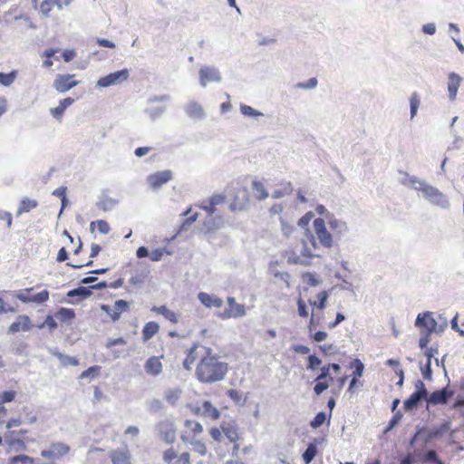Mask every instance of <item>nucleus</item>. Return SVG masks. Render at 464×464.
Returning a JSON list of instances; mask_svg holds the SVG:
<instances>
[{
    "instance_id": "f257e3e1",
    "label": "nucleus",
    "mask_w": 464,
    "mask_h": 464,
    "mask_svg": "<svg viewBox=\"0 0 464 464\" xmlns=\"http://www.w3.org/2000/svg\"><path fill=\"white\" fill-rule=\"evenodd\" d=\"M196 363L195 375L202 383H213L223 380L228 371L227 362L218 360L212 349L194 344L183 361V367L191 371Z\"/></svg>"
},
{
    "instance_id": "f03ea898",
    "label": "nucleus",
    "mask_w": 464,
    "mask_h": 464,
    "mask_svg": "<svg viewBox=\"0 0 464 464\" xmlns=\"http://www.w3.org/2000/svg\"><path fill=\"white\" fill-rule=\"evenodd\" d=\"M317 245L314 237L311 232L305 234L285 251V256L288 264L308 266L315 256Z\"/></svg>"
},
{
    "instance_id": "7ed1b4c3",
    "label": "nucleus",
    "mask_w": 464,
    "mask_h": 464,
    "mask_svg": "<svg viewBox=\"0 0 464 464\" xmlns=\"http://www.w3.org/2000/svg\"><path fill=\"white\" fill-rule=\"evenodd\" d=\"M203 430V426L198 421L187 420L180 436L182 441L189 444L200 456H205L208 452L206 444L200 440Z\"/></svg>"
},
{
    "instance_id": "20e7f679",
    "label": "nucleus",
    "mask_w": 464,
    "mask_h": 464,
    "mask_svg": "<svg viewBox=\"0 0 464 464\" xmlns=\"http://www.w3.org/2000/svg\"><path fill=\"white\" fill-rule=\"evenodd\" d=\"M341 366L338 363H328L321 367L320 374L315 378L314 392L316 395L322 394L326 391L330 384L334 382V375L339 374Z\"/></svg>"
},
{
    "instance_id": "39448f33",
    "label": "nucleus",
    "mask_w": 464,
    "mask_h": 464,
    "mask_svg": "<svg viewBox=\"0 0 464 464\" xmlns=\"http://www.w3.org/2000/svg\"><path fill=\"white\" fill-rule=\"evenodd\" d=\"M34 287H27L14 293V296L24 304H44L50 298V292L46 289L42 290L35 295H31Z\"/></svg>"
},
{
    "instance_id": "423d86ee",
    "label": "nucleus",
    "mask_w": 464,
    "mask_h": 464,
    "mask_svg": "<svg viewBox=\"0 0 464 464\" xmlns=\"http://www.w3.org/2000/svg\"><path fill=\"white\" fill-rule=\"evenodd\" d=\"M130 76L128 69H121L111 72L103 77H101L97 82V86L106 88L115 84H119L126 81Z\"/></svg>"
},
{
    "instance_id": "0eeeda50",
    "label": "nucleus",
    "mask_w": 464,
    "mask_h": 464,
    "mask_svg": "<svg viewBox=\"0 0 464 464\" xmlns=\"http://www.w3.org/2000/svg\"><path fill=\"white\" fill-rule=\"evenodd\" d=\"M27 433V430H7L4 435V440L10 448L18 446L20 449L24 450L26 448L25 440Z\"/></svg>"
},
{
    "instance_id": "6e6552de",
    "label": "nucleus",
    "mask_w": 464,
    "mask_h": 464,
    "mask_svg": "<svg viewBox=\"0 0 464 464\" xmlns=\"http://www.w3.org/2000/svg\"><path fill=\"white\" fill-rule=\"evenodd\" d=\"M314 228L320 244L324 247H331L333 246V237L326 229L324 220L321 218H315Z\"/></svg>"
},
{
    "instance_id": "1a4fd4ad",
    "label": "nucleus",
    "mask_w": 464,
    "mask_h": 464,
    "mask_svg": "<svg viewBox=\"0 0 464 464\" xmlns=\"http://www.w3.org/2000/svg\"><path fill=\"white\" fill-rule=\"evenodd\" d=\"M416 391L410 395V397L404 401V409L411 411L416 408L419 401L422 399L426 400L427 390L422 381L418 380L415 383Z\"/></svg>"
},
{
    "instance_id": "9d476101",
    "label": "nucleus",
    "mask_w": 464,
    "mask_h": 464,
    "mask_svg": "<svg viewBox=\"0 0 464 464\" xmlns=\"http://www.w3.org/2000/svg\"><path fill=\"white\" fill-rule=\"evenodd\" d=\"M162 459L166 464H191L189 452L184 451L179 454L174 448L166 450Z\"/></svg>"
},
{
    "instance_id": "9b49d317",
    "label": "nucleus",
    "mask_w": 464,
    "mask_h": 464,
    "mask_svg": "<svg viewBox=\"0 0 464 464\" xmlns=\"http://www.w3.org/2000/svg\"><path fill=\"white\" fill-rule=\"evenodd\" d=\"M227 304L228 308L219 314L221 319L237 318L246 314L245 305L237 303L234 297H227Z\"/></svg>"
},
{
    "instance_id": "f8f14e48",
    "label": "nucleus",
    "mask_w": 464,
    "mask_h": 464,
    "mask_svg": "<svg viewBox=\"0 0 464 464\" xmlns=\"http://www.w3.org/2000/svg\"><path fill=\"white\" fill-rule=\"evenodd\" d=\"M199 82L202 87H206L209 82H220L222 76L220 72L216 67L205 66L200 68Z\"/></svg>"
},
{
    "instance_id": "ddd939ff",
    "label": "nucleus",
    "mask_w": 464,
    "mask_h": 464,
    "mask_svg": "<svg viewBox=\"0 0 464 464\" xmlns=\"http://www.w3.org/2000/svg\"><path fill=\"white\" fill-rule=\"evenodd\" d=\"M171 179L172 172L167 169L149 175L147 178V182L151 189L157 190Z\"/></svg>"
},
{
    "instance_id": "4468645a",
    "label": "nucleus",
    "mask_w": 464,
    "mask_h": 464,
    "mask_svg": "<svg viewBox=\"0 0 464 464\" xmlns=\"http://www.w3.org/2000/svg\"><path fill=\"white\" fill-rule=\"evenodd\" d=\"M79 82L74 79L73 74H57L54 82L53 87L59 92H66L77 86Z\"/></svg>"
},
{
    "instance_id": "2eb2a0df",
    "label": "nucleus",
    "mask_w": 464,
    "mask_h": 464,
    "mask_svg": "<svg viewBox=\"0 0 464 464\" xmlns=\"http://www.w3.org/2000/svg\"><path fill=\"white\" fill-rule=\"evenodd\" d=\"M221 430L227 439L234 443L232 455H237L239 450V444L237 442L240 440V434L237 425L234 423H223L221 424Z\"/></svg>"
},
{
    "instance_id": "dca6fc26",
    "label": "nucleus",
    "mask_w": 464,
    "mask_h": 464,
    "mask_svg": "<svg viewBox=\"0 0 464 464\" xmlns=\"http://www.w3.org/2000/svg\"><path fill=\"white\" fill-rule=\"evenodd\" d=\"M70 451V447L64 443H53L48 450H43L41 456L47 459H59L67 455Z\"/></svg>"
},
{
    "instance_id": "f3484780",
    "label": "nucleus",
    "mask_w": 464,
    "mask_h": 464,
    "mask_svg": "<svg viewBox=\"0 0 464 464\" xmlns=\"http://www.w3.org/2000/svg\"><path fill=\"white\" fill-rule=\"evenodd\" d=\"M101 308L113 322H116L120 319L121 314L123 312H127L129 310V303L125 300H117L114 303L113 309H111L108 304H102Z\"/></svg>"
},
{
    "instance_id": "a211bd4d",
    "label": "nucleus",
    "mask_w": 464,
    "mask_h": 464,
    "mask_svg": "<svg viewBox=\"0 0 464 464\" xmlns=\"http://www.w3.org/2000/svg\"><path fill=\"white\" fill-rule=\"evenodd\" d=\"M33 328V324L28 315H18L14 323L8 328V334H16L19 332H28Z\"/></svg>"
},
{
    "instance_id": "6ab92c4d",
    "label": "nucleus",
    "mask_w": 464,
    "mask_h": 464,
    "mask_svg": "<svg viewBox=\"0 0 464 464\" xmlns=\"http://www.w3.org/2000/svg\"><path fill=\"white\" fill-rule=\"evenodd\" d=\"M163 357V355L149 357L144 363L145 372L153 377L160 375L163 371V364L161 362Z\"/></svg>"
},
{
    "instance_id": "aec40b11",
    "label": "nucleus",
    "mask_w": 464,
    "mask_h": 464,
    "mask_svg": "<svg viewBox=\"0 0 464 464\" xmlns=\"http://www.w3.org/2000/svg\"><path fill=\"white\" fill-rule=\"evenodd\" d=\"M249 201L250 196L248 190L246 188H240L237 189L230 208L232 210H242L247 206Z\"/></svg>"
},
{
    "instance_id": "412c9836",
    "label": "nucleus",
    "mask_w": 464,
    "mask_h": 464,
    "mask_svg": "<svg viewBox=\"0 0 464 464\" xmlns=\"http://www.w3.org/2000/svg\"><path fill=\"white\" fill-rule=\"evenodd\" d=\"M452 395L453 392L451 390L443 388L442 390L434 391L430 394V396L427 395L426 401L428 404L431 405L445 404L448 399Z\"/></svg>"
},
{
    "instance_id": "4be33fe9",
    "label": "nucleus",
    "mask_w": 464,
    "mask_h": 464,
    "mask_svg": "<svg viewBox=\"0 0 464 464\" xmlns=\"http://www.w3.org/2000/svg\"><path fill=\"white\" fill-rule=\"evenodd\" d=\"M416 325L420 328H423L428 334H430L436 330L437 323L430 312H425L418 314Z\"/></svg>"
},
{
    "instance_id": "5701e85b",
    "label": "nucleus",
    "mask_w": 464,
    "mask_h": 464,
    "mask_svg": "<svg viewBox=\"0 0 464 464\" xmlns=\"http://www.w3.org/2000/svg\"><path fill=\"white\" fill-rule=\"evenodd\" d=\"M448 80L449 99L455 101L462 78L458 73L452 72L449 73Z\"/></svg>"
},
{
    "instance_id": "b1692460",
    "label": "nucleus",
    "mask_w": 464,
    "mask_h": 464,
    "mask_svg": "<svg viewBox=\"0 0 464 464\" xmlns=\"http://www.w3.org/2000/svg\"><path fill=\"white\" fill-rule=\"evenodd\" d=\"M36 415L33 411H29L25 413V416L24 418L18 417L10 419L6 422L5 428L7 429V430H12V428L19 427L23 423L33 424L36 422Z\"/></svg>"
},
{
    "instance_id": "393cba45",
    "label": "nucleus",
    "mask_w": 464,
    "mask_h": 464,
    "mask_svg": "<svg viewBox=\"0 0 464 464\" xmlns=\"http://www.w3.org/2000/svg\"><path fill=\"white\" fill-rule=\"evenodd\" d=\"M112 464H132L131 455L128 450L117 449L110 453Z\"/></svg>"
},
{
    "instance_id": "a878e982",
    "label": "nucleus",
    "mask_w": 464,
    "mask_h": 464,
    "mask_svg": "<svg viewBox=\"0 0 464 464\" xmlns=\"http://www.w3.org/2000/svg\"><path fill=\"white\" fill-rule=\"evenodd\" d=\"M186 114L193 120L198 121L205 118L203 107L197 102H189L184 108Z\"/></svg>"
},
{
    "instance_id": "bb28decb",
    "label": "nucleus",
    "mask_w": 464,
    "mask_h": 464,
    "mask_svg": "<svg viewBox=\"0 0 464 464\" xmlns=\"http://www.w3.org/2000/svg\"><path fill=\"white\" fill-rule=\"evenodd\" d=\"M198 298L200 303L208 308H220L223 305V300L218 296L200 292L198 295Z\"/></svg>"
},
{
    "instance_id": "cd10ccee",
    "label": "nucleus",
    "mask_w": 464,
    "mask_h": 464,
    "mask_svg": "<svg viewBox=\"0 0 464 464\" xmlns=\"http://www.w3.org/2000/svg\"><path fill=\"white\" fill-rule=\"evenodd\" d=\"M151 312L157 314H161L166 320L174 324L179 323V314L169 309L166 305L153 306L151 308Z\"/></svg>"
},
{
    "instance_id": "c85d7f7f",
    "label": "nucleus",
    "mask_w": 464,
    "mask_h": 464,
    "mask_svg": "<svg viewBox=\"0 0 464 464\" xmlns=\"http://www.w3.org/2000/svg\"><path fill=\"white\" fill-rule=\"evenodd\" d=\"M15 398V392L5 391L0 394V422H2L7 416V409L5 407V403L11 402Z\"/></svg>"
},
{
    "instance_id": "c756f323",
    "label": "nucleus",
    "mask_w": 464,
    "mask_h": 464,
    "mask_svg": "<svg viewBox=\"0 0 464 464\" xmlns=\"http://www.w3.org/2000/svg\"><path fill=\"white\" fill-rule=\"evenodd\" d=\"M160 331V325L157 322L150 321L145 324L141 331V338L144 343L150 341Z\"/></svg>"
},
{
    "instance_id": "7c9ffc66",
    "label": "nucleus",
    "mask_w": 464,
    "mask_h": 464,
    "mask_svg": "<svg viewBox=\"0 0 464 464\" xmlns=\"http://www.w3.org/2000/svg\"><path fill=\"white\" fill-rule=\"evenodd\" d=\"M74 102V99L71 98V97H67L65 99H63L60 101V103L57 107L55 108H52L51 109V114L53 116V118L55 119H60L64 111L73 103Z\"/></svg>"
},
{
    "instance_id": "2f4dec72",
    "label": "nucleus",
    "mask_w": 464,
    "mask_h": 464,
    "mask_svg": "<svg viewBox=\"0 0 464 464\" xmlns=\"http://www.w3.org/2000/svg\"><path fill=\"white\" fill-rule=\"evenodd\" d=\"M56 6L58 10L63 9V4L61 0H44L40 5V12L48 17L51 10Z\"/></svg>"
},
{
    "instance_id": "473e14b6",
    "label": "nucleus",
    "mask_w": 464,
    "mask_h": 464,
    "mask_svg": "<svg viewBox=\"0 0 464 464\" xmlns=\"http://www.w3.org/2000/svg\"><path fill=\"white\" fill-rule=\"evenodd\" d=\"M225 201L223 195H214L208 201L204 202L201 208L208 214H213L216 211V205L221 204Z\"/></svg>"
},
{
    "instance_id": "72a5a7b5",
    "label": "nucleus",
    "mask_w": 464,
    "mask_h": 464,
    "mask_svg": "<svg viewBox=\"0 0 464 464\" xmlns=\"http://www.w3.org/2000/svg\"><path fill=\"white\" fill-rule=\"evenodd\" d=\"M202 417H208L213 420H216L220 417V413L218 410L211 404L210 401H205L202 403Z\"/></svg>"
},
{
    "instance_id": "f704fd0d",
    "label": "nucleus",
    "mask_w": 464,
    "mask_h": 464,
    "mask_svg": "<svg viewBox=\"0 0 464 464\" xmlns=\"http://www.w3.org/2000/svg\"><path fill=\"white\" fill-rule=\"evenodd\" d=\"M253 195L257 200H263L268 197V193L261 181L254 180L252 182Z\"/></svg>"
},
{
    "instance_id": "c9c22d12",
    "label": "nucleus",
    "mask_w": 464,
    "mask_h": 464,
    "mask_svg": "<svg viewBox=\"0 0 464 464\" xmlns=\"http://www.w3.org/2000/svg\"><path fill=\"white\" fill-rule=\"evenodd\" d=\"M38 206V202L35 199L24 198L17 209V216L31 211Z\"/></svg>"
},
{
    "instance_id": "e433bc0d",
    "label": "nucleus",
    "mask_w": 464,
    "mask_h": 464,
    "mask_svg": "<svg viewBox=\"0 0 464 464\" xmlns=\"http://www.w3.org/2000/svg\"><path fill=\"white\" fill-rule=\"evenodd\" d=\"M328 297H329L328 292L324 290L317 294L316 301L310 300L309 304L313 308L324 310L326 307Z\"/></svg>"
},
{
    "instance_id": "4c0bfd02",
    "label": "nucleus",
    "mask_w": 464,
    "mask_h": 464,
    "mask_svg": "<svg viewBox=\"0 0 464 464\" xmlns=\"http://www.w3.org/2000/svg\"><path fill=\"white\" fill-rule=\"evenodd\" d=\"M54 317L60 322H70L75 317V313L71 308H60L54 314Z\"/></svg>"
},
{
    "instance_id": "58836bf2",
    "label": "nucleus",
    "mask_w": 464,
    "mask_h": 464,
    "mask_svg": "<svg viewBox=\"0 0 464 464\" xmlns=\"http://www.w3.org/2000/svg\"><path fill=\"white\" fill-rule=\"evenodd\" d=\"M419 189L422 191L425 197L430 199H437L441 197V193L435 188L422 183Z\"/></svg>"
},
{
    "instance_id": "ea45409f",
    "label": "nucleus",
    "mask_w": 464,
    "mask_h": 464,
    "mask_svg": "<svg viewBox=\"0 0 464 464\" xmlns=\"http://www.w3.org/2000/svg\"><path fill=\"white\" fill-rule=\"evenodd\" d=\"M301 278L307 286L314 287L317 286L321 281L315 273L304 272L302 274Z\"/></svg>"
},
{
    "instance_id": "a19ab883",
    "label": "nucleus",
    "mask_w": 464,
    "mask_h": 464,
    "mask_svg": "<svg viewBox=\"0 0 464 464\" xmlns=\"http://www.w3.org/2000/svg\"><path fill=\"white\" fill-rule=\"evenodd\" d=\"M181 390L179 388L169 389L165 392L164 398L170 405H175L180 398Z\"/></svg>"
},
{
    "instance_id": "79ce46f5",
    "label": "nucleus",
    "mask_w": 464,
    "mask_h": 464,
    "mask_svg": "<svg viewBox=\"0 0 464 464\" xmlns=\"http://www.w3.org/2000/svg\"><path fill=\"white\" fill-rule=\"evenodd\" d=\"M18 72L16 70H13L8 73L0 72V84L5 87H9L13 84L14 80L16 79Z\"/></svg>"
},
{
    "instance_id": "37998d69",
    "label": "nucleus",
    "mask_w": 464,
    "mask_h": 464,
    "mask_svg": "<svg viewBox=\"0 0 464 464\" xmlns=\"http://www.w3.org/2000/svg\"><path fill=\"white\" fill-rule=\"evenodd\" d=\"M401 174L403 175V179H401V184L404 186H411L416 189H419V187L423 183L420 181L416 177L410 176L407 172L400 171Z\"/></svg>"
},
{
    "instance_id": "c03bdc74",
    "label": "nucleus",
    "mask_w": 464,
    "mask_h": 464,
    "mask_svg": "<svg viewBox=\"0 0 464 464\" xmlns=\"http://www.w3.org/2000/svg\"><path fill=\"white\" fill-rule=\"evenodd\" d=\"M240 111L244 116L251 117V118H255V119H257L258 117H262L264 115L261 111L254 109L253 107H251L249 105H246V104L240 105Z\"/></svg>"
},
{
    "instance_id": "a18cd8bd",
    "label": "nucleus",
    "mask_w": 464,
    "mask_h": 464,
    "mask_svg": "<svg viewBox=\"0 0 464 464\" xmlns=\"http://www.w3.org/2000/svg\"><path fill=\"white\" fill-rule=\"evenodd\" d=\"M145 113H147L151 121H155L159 119L165 111L166 107L165 106H159V107H152V108H147L145 111Z\"/></svg>"
},
{
    "instance_id": "49530a36",
    "label": "nucleus",
    "mask_w": 464,
    "mask_h": 464,
    "mask_svg": "<svg viewBox=\"0 0 464 464\" xmlns=\"http://www.w3.org/2000/svg\"><path fill=\"white\" fill-rule=\"evenodd\" d=\"M293 191V187L290 182H286L281 185V188L276 189L273 192V198H279L285 195L291 194Z\"/></svg>"
},
{
    "instance_id": "de8ad7c7",
    "label": "nucleus",
    "mask_w": 464,
    "mask_h": 464,
    "mask_svg": "<svg viewBox=\"0 0 464 464\" xmlns=\"http://www.w3.org/2000/svg\"><path fill=\"white\" fill-rule=\"evenodd\" d=\"M101 371L102 367L100 365L91 366L80 374V379L97 377L101 373Z\"/></svg>"
},
{
    "instance_id": "09e8293b",
    "label": "nucleus",
    "mask_w": 464,
    "mask_h": 464,
    "mask_svg": "<svg viewBox=\"0 0 464 464\" xmlns=\"http://www.w3.org/2000/svg\"><path fill=\"white\" fill-rule=\"evenodd\" d=\"M420 101L417 92H413L410 99V112L411 118L413 119L418 111Z\"/></svg>"
},
{
    "instance_id": "8fccbe9b",
    "label": "nucleus",
    "mask_w": 464,
    "mask_h": 464,
    "mask_svg": "<svg viewBox=\"0 0 464 464\" xmlns=\"http://www.w3.org/2000/svg\"><path fill=\"white\" fill-rule=\"evenodd\" d=\"M317 454V448L314 444H309L307 449L303 454V459L305 464H309Z\"/></svg>"
},
{
    "instance_id": "3c124183",
    "label": "nucleus",
    "mask_w": 464,
    "mask_h": 464,
    "mask_svg": "<svg viewBox=\"0 0 464 464\" xmlns=\"http://www.w3.org/2000/svg\"><path fill=\"white\" fill-rule=\"evenodd\" d=\"M91 229H97L102 234H108L110 231V226L105 220H97L91 223Z\"/></svg>"
},
{
    "instance_id": "603ef678",
    "label": "nucleus",
    "mask_w": 464,
    "mask_h": 464,
    "mask_svg": "<svg viewBox=\"0 0 464 464\" xmlns=\"http://www.w3.org/2000/svg\"><path fill=\"white\" fill-rule=\"evenodd\" d=\"M318 84V81L315 77H312L304 82H297L294 85L295 89L313 90Z\"/></svg>"
},
{
    "instance_id": "864d4df0",
    "label": "nucleus",
    "mask_w": 464,
    "mask_h": 464,
    "mask_svg": "<svg viewBox=\"0 0 464 464\" xmlns=\"http://www.w3.org/2000/svg\"><path fill=\"white\" fill-rule=\"evenodd\" d=\"M350 367L354 369L353 372V377L360 378L362 376L364 365L359 359L353 360L351 362Z\"/></svg>"
},
{
    "instance_id": "5fc2aeb1",
    "label": "nucleus",
    "mask_w": 464,
    "mask_h": 464,
    "mask_svg": "<svg viewBox=\"0 0 464 464\" xmlns=\"http://www.w3.org/2000/svg\"><path fill=\"white\" fill-rule=\"evenodd\" d=\"M57 357L58 359L60 360V362H62V364L63 366H69V365H72V366H78L79 365V360L75 357H72V356H67V355H63L62 353H58L57 354Z\"/></svg>"
},
{
    "instance_id": "6e6d98bb",
    "label": "nucleus",
    "mask_w": 464,
    "mask_h": 464,
    "mask_svg": "<svg viewBox=\"0 0 464 464\" xmlns=\"http://www.w3.org/2000/svg\"><path fill=\"white\" fill-rule=\"evenodd\" d=\"M297 304V312L298 315L302 318H307L309 315V311L306 305V303L304 300L301 297H299L296 301Z\"/></svg>"
},
{
    "instance_id": "4d7b16f0",
    "label": "nucleus",
    "mask_w": 464,
    "mask_h": 464,
    "mask_svg": "<svg viewBox=\"0 0 464 464\" xmlns=\"http://www.w3.org/2000/svg\"><path fill=\"white\" fill-rule=\"evenodd\" d=\"M53 195L57 196V197H59L61 198V200H62L61 212H62L63 209L65 208V206L68 203V199L66 198V188L65 187H60V188H56L53 192Z\"/></svg>"
},
{
    "instance_id": "13d9d810",
    "label": "nucleus",
    "mask_w": 464,
    "mask_h": 464,
    "mask_svg": "<svg viewBox=\"0 0 464 464\" xmlns=\"http://www.w3.org/2000/svg\"><path fill=\"white\" fill-rule=\"evenodd\" d=\"M326 420V415L324 412H318L315 417L311 420V427L314 429L319 428Z\"/></svg>"
},
{
    "instance_id": "bf43d9fd",
    "label": "nucleus",
    "mask_w": 464,
    "mask_h": 464,
    "mask_svg": "<svg viewBox=\"0 0 464 464\" xmlns=\"http://www.w3.org/2000/svg\"><path fill=\"white\" fill-rule=\"evenodd\" d=\"M322 363V361L315 356L314 354L309 355L307 358V369L309 370H315L317 369Z\"/></svg>"
},
{
    "instance_id": "052dcab7",
    "label": "nucleus",
    "mask_w": 464,
    "mask_h": 464,
    "mask_svg": "<svg viewBox=\"0 0 464 464\" xmlns=\"http://www.w3.org/2000/svg\"><path fill=\"white\" fill-rule=\"evenodd\" d=\"M16 308L5 302L3 297L0 296V314L14 313Z\"/></svg>"
},
{
    "instance_id": "680f3d73",
    "label": "nucleus",
    "mask_w": 464,
    "mask_h": 464,
    "mask_svg": "<svg viewBox=\"0 0 464 464\" xmlns=\"http://www.w3.org/2000/svg\"><path fill=\"white\" fill-rule=\"evenodd\" d=\"M164 254H165L164 248H156V249H153L151 252H150L149 257L151 261L157 262V261L161 260Z\"/></svg>"
},
{
    "instance_id": "e2e57ef3",
    "label": "nucleus",
    "mask_w": 464,
    "mask_h": 464,
    "mask_svg": "<svg viewBox=\"0 0 464 464\" xmlns=\"http://www.w3.org/2000/svg\"><path fill=\"white\" fill-rule=\"evenodd\" d=\"M170 101V96L169 94H163V95H154L150 96L148 99V103H154V102H166Z\"/></svg>"
},
{
    "instance_id": "0e129e2a",
    "label": "nucleus",
    "mask_w": 464,
    "mask_h": 464,
    "mask_svg": "<svg viewBox=\"0 0 464 464\" xmlns=\"http://www.w3.org/2000/svg\"><path fill=\"white\" fill-rule=\"evenodd\" d=\"M76 295H82L87 296V295H91V291L89 289H87L86 287L80 286L76 289L71 290L68 293V296H74Z\"/></svg>"
},
{
    "instance_id": "69168bd1",
    "label": "nucleus",
    "mask_w": 464,
    "mask_h": 464,
    "mask_svg": "<svg viewBox=\"0 0 464 464\" xmlns=\"http://www.w3.org/2000/svg\"><path fill=\"white\" fill-rule=\"evenodd\" d=\"M275 277L280 279L281 281H283L286 287H290V275L289 273L287 272H276L274 274Z\"/></svg>"
},
{
    "instance_id": "338daca9",
    "label": "nucleus",
    "mask_w": 464,
    "mask_h": 464,
    "mask_svg": "<svg viewBox=\"0 0 464 464\" xmlns=\"http://www.w3.org/2000/svg\"><path fill=\"white\" fill-rule=\"evenodd\" d=\"M320 352L324 355H333L335 353V347L333 344H324L319 346Z\"/></svg>"
},
{
    "instance_id": "774afa93",
    "label": "nucleus",
    "mask_w": 464,
    "mask_h": 464,
    "mask_svg": "<svg viewBox=\"0 0 464 464\" xmlns=\"http://www.w3.org/2000/svg\"><path fill=\"white\" fill-rule=\"evenodd\" d=\"M421 31L425 34L433 35L436 33V25L434 23H428L422 25Z\"/></svg>"
}]
</instances>
